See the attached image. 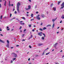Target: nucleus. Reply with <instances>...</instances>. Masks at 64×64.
<instances>
[{"mask_svg":"<svg viewBox=\"0 0 64 64\" xmlns=\"http://www.w3.org/2000/svg\"><path fill=\"white\" fill-rule=\"evenodd\" d=\"M21 5L20 3L18 2L17 4V10L18 12H19V6Z\"/></svg>","mask_w":64,"mask_h":64,"instance_id":"f257e3e1","label":"nucleus"},{"mask_svg":"<svg viewBox=\"0 0 64 64\" xmlns=\"http://www.w3.org/2000/svg\"><path fill=\"white\" fill-rule=\"evenodd\" d=\"M28 8H25V9L26 10H30L31 9V6L30 5H28Z\"/></svg>","mask_w":64,"mask_h":64,"instance_id":"f03ea898","label":"nucleus"},{"mask_svg":"<svg viewBox=\"0 0 64 64\" xmlns=\"http://www.w3.org/2000/svg\"><path fill=\"white\" fill-rule=\"evenodd\" d=\"M61 7L60 8L61 9H62V8H63L64 7V2H63L62 4L61 5Z\"/></svg>","mask_w":64,"mask_h":64,"instance_id":"7ed1b4c3","label":"nucleus"},{"mask_svg":"<svg viewBox=\"0 0 64 64\" xmlns=\"http://www.w3.org/2000/svg\"><path fill=\"white\" fill-rule=\"evenodd\" d=\"M13 54L14 57H16L17 56V54H15L14 53H12L11 54L12 55Z\"/></svg>","mask_w":64,"mask_h":64,"instance_id":"20e7f679","label":"nucleus"},{"mask_svg":"<svg viewBox=\"0 0 64 64\" xmlns=\"http://www.w3.org/2000/svg\"><path fill=\"white\" fill-rule=\"evenodd\" d=\"M56 19H57V18L53 19L52 20V22H53V23H54V21H55V20H56Z\"/></svg>","mask_w":64,"mask_h":64,"instance_id":"39448f33","label":"nucleus"},{"mask_svg":"<svg viewBox=\"0 0 64 64\" xmlns=\"http://www.w3.org/2000/svg\"><path fill=\"white\" fill-rule=\"evenodd\" d=\"M40 33L41 34H43V35H44V37H45V34H43V33H42V32H40Z\"/></svg>","mask_w":64,"mask_h":64,"instance_id":"423d86ee","label":"nucleus"},{"mask_svg":"<svg viewBox=\"0 0 64 64\" xmlns=\"http://www.w3.org/2000/svg\"><path fill=\"white\" fill-rule=\"evenodd\" d=\"M43 44H38V45L39 46H42V45H43Z\"/></svg>","mask_w":64,"mask_h":64,"instance_id":"0eeeda50","label":"nucleus"},{"mask_svg":"<svg viewBox=\"0 0 64 64\" xmlns=\"http://www.w3.org/2000/svg\"><path fill=\"white\" fill-rule=\"evenodd\" d=\"M38 36H39V35H40V36H42V34H40V33H38Z\"/></svg>","mask_w":64,"mask_h":64,"instance_id":"6e6552de","label":"nucleus"},{"mask_svg":"<svg viewBox=\"0 0 64 64\" xmlns=\"http://www.w3.org/2000/svg\"><path fill=\"white\" fill-rule=\"evenodd\" d=\"M41 16L42 18H44V17H45V16L43 14H42Z\"/></svg>","mask_w":64,"mask_h":64,"instance_id":"1a4fd4ad","label":"nucleus"},{"mask_svg":"<svg viewBox=\"0 0 64 64\" xmlns=\"http://www.w3.org/2000/svg\"><path fill=\"white\" fill-rule=\"evenodd\" d=\"M53 10L54 11H56V7H54L53 8Z\"/></svg>","mask_w":64,"mask_h":64,"instance_id":"9d476101","label":"nucleus"},{"mask_svg":"<svg viewBox=\"0 0 64 64\" xmlns=\"http://www.w3.org/2000/svg\"><path fill=\"white\" fill-rule=\"evenodd\" d=\"M6 28L7 29V30H8V31H9V30H10V28H9V26H7Z\"/></svg>","mask_w":64,"mask_h":64,"instance_id":"9b49d317","label":"nucleus"},{"mask_svg":"<svg viewBox=\"0 0 64 64\" xmlns=\"http://www.w3.org/2000/svg\"><path fill=\"white\" fill-rule=\"evenodd\" d=\"M61 1L60 0V1H58V5H59V4L61 3Z\"/></svg>","mask_w":64,"mask_h":64,"instance_id":"f8f14e48","label":"nucleus"},{"mask_svg":"<svg viewBox=\"0 0 64 64\" xmlns=\"http://www.w3.org/2000/svg\"><path fill=\"white\" fill-rule=\"evenodd\" d=\"M0 42H2V43H4V42L3 41L1 40L0 39Z\"/></svg>","mask_w":64,"mask_h":64,"instance_id":"ddd939ff","label":"nucleus"},{"mask_svg":"<svg viewBox=\"0 0 64 64\" xmlns=\"http://www.w3.org/2000/svg\"><path fill=\"white\" fill-rule=\"evenodd\" d=\"M6 4H7V2H6V1H5L4 4V5L5 6H6Z\"/></svg>","mask_w":64,"mask_h":64,"instance_id":"4468645a","label":"nucleus"},{"mask_svg":"<svg viewBox=\"0 0 64 64\" xmlns=\"http://www.w3.org/2000/svg\"><path fill=\"white\" fill-rule=\"evenodd\" d=\"M6 46L7 47H8V48H9V44H8L7 45H6Z\"/></svg>","mask_w":64,"mask_h":64,"instance_id":"2eb2a0df","label":"nucleus"},{"mask_svg":"<svg viewBox=\"0 0 64 64\" xmlns=\"http://www.w3.org/2000/svg\"><path fill=\"white\" fill-rule=\"evenodd\" d=\"M62 18V19H64V15H63L61 17Z\"/></svg>","mask_w":64,"mask_h":64,"instance_id":"dca6fc26","label":"nucleus"},{"mask_svg":"<svg viewBox=\"0 0 64 64\" xmlns=\"http://www.w3.org/2000/svg\"><path fill=\"white\" fill-rule=\"evenodd\" d=\"M37 18L38 20H40V18L39 17H37Z\"/></svg>","mask_w":64,"mask_h":64,"instance_id":"f3484780","label":"nucleus"},{"mask_svg":"<svg viewBox=\"0 0 64 64\" xmlns=\"http://www.w3.org/2000/svg\"><path fill=\"white\" fill-rule=\"evenodd\" d=\"M42 40H44V36L42 37Z\"/></svg>","mask_w":64,"mask_h":64,"instance_id":"a211bd4d","label":"nucleus"},{"mask_svg":"<svg viewBox=\"0 0 64 64\" xmlns=\"http://www.w3.org/2000/svg\"><path fill=\"white\" fill-rule=\"evenodd\" d=\"M49 26H50H50H51V25H50V24H48L46 26V27H49Z\"/></svg>","mask_w":64,"mask_h":64,"instance_id":"6ab92c4d","label":"nucleus"},{"mask_svg":"<svg viewBox=\"0 0 64 64\" xmlns=\"http://www.w3.org/2000/svg\"><path fill=\"white\" fill-rule=\"evenodd\" d=\"M54 26H55V24H53L52 25V28H54Z\"/></svg>","mask_w":64,"mask_h":64,"instance_id":"aec40b11","label":"nucleus"},{"mask_svg":"<svg viewBox=\"0 0 64 64\" xmlns=\"http://www.w3.org/2000/svg\"><path fill=\"white\" fill-rule=\"evenodd\" d=\"M22 19H24V20H26V19H25V18L24 17H22Z\"/></svg>","mask_w":64,"mask_h":64,"instance_id":"412c9836","label":"nucleus"},{"mask_svg":"<svg viewBox=\"0 0 64 64\" xmlns=\"http://www.w3.org/2000/svg\"><path fill=\"white\" fill-rule=\"evenodd\" d=\"M2 17H3V16H2V15L1 16H0V19H2Z\"/></svg>","mask_w":64,"mask_h":64,"instance_id":"4be33fe9","label":"nucleus"},{"mask_svg":"<svg viewBox=\"0 0 64 64\" xmlns=\"http://www.w3.org/2000/svg\"><path fill=\"white\" fill-rule=\"evenodd\" d=\"M46 27H44L43 28V29L44 30H45V29H46Z\"/></svg>","mask_w":64,"mask_h":64,"instance_id":"5701e85b","label":"nucleus"},{"mask_svg":"<svg viewBox=\"0 0 64 64\" xmlns=\"http://www.w3.org/2000/svg\"><path fill=\"white\" fill-rule=\"evenodd\" d=\"M31 17H33V14H31Z\"/></svg>","mask_w":64,"mask_h":64,"instance_id":"b1692460","label":"nucleus"},{"mask_svg":"<svg viewBox=\"0 0 64 64\" xmlns=\"http://www.w3.org/2000/svg\"><path fill=\"white\" fill-rule=\"evenodd\" d=\"M40 31H43V30L42 28H40Z\"/></svg>","mask_w":64,"mask_h":64,"instance_id":"393cba45","label":"nucleus"},{"mask_svg":"<svg viewBox=\"0 0 64 64\" xmlns=\"http://www.w3.org/2000/svg\"><path fill=\"white\" fill-rule=\"evenodd\" d=\"M20 24H21L22 25H24V23H20Z\"/></svg>","mask_w":64,"mask_h":64,"instance_id":"a878e982","label":"nucleus"},{"mask_svg":"<svg viewBox=\"0 0 64 64\" xmlns=\"http://www.w3.org/2000/svg\"><path fill=\"white\" fill-rule=\"evenodd\" d=\"M58 44V42H56L54 44H55L56 46L57 45V44Z\"/></svg>","mask_w":64,"mask_h":64,"instance_id":"bb28decb","label":"nucleus"},{"mask_svg":"<svg viewBox=\"0 0 64 64\" xmlns=\"http://www.w3.org/2000/svg\"><path fill=\"white\" fill-rule=\"evenodd\" d=\"M34 20V19L32 18L30 20V21H33V20Z\"/></svg>","mask_w":64,"mask_h":64,"instance_id":"cd10ccee","label":"nucleus"},{"mask_svg":"<svg viewBox=\"0 0 64 64\" xmlns=\"http://www.w3.org/2000/svg\"><path fill=\"white\" fill-rule=\"evenodd\" d=\"M54 47L56 48V46L54 44Z\"/></svg>","mask_w":64,"mask_h":64,"instance_id":"c85d7f7f","label":"nucleus"},{"mask_svg":"<svg viewBox=\"0 0 64 64\" xmlns=\"http://www.w3.org/2000/svg\"><path fill=\"white\" fill-rule=\"evenodd\" d=\"M31 27V24L30 25H29V27Z\"/></svg>","mask_w":64,"mask_h":64,"instance_id":"c756f323","label":"nucleus"},{"mask_svg":"<svg viewBox=\"0 0 64 64\" xmlns=\"http://www.w3.org/2000/svg\"><path fill=\"white\" fill-rule=\"evenodd\" d=\"M50 53V52H48V53H46V55H48V54H49Z\"/></svg>","mask_w":64,"mask_h":64,"instance_id":"7c9ffc66","label":"nucleus"},{"mask_svg":"<svg viewBox=\"0 0 64 64\" xmlns=\"http://www.w3.org/2000/svg\"><path fill=\"white\" fill-rule=\"evenodd\" d=\"M16 60V58H13V61H14V60Z\"/></svg>","mask_w":64,"mask_h":64,"instance_id":"2f4dec72","label":"nucleus"},{"mask_svg":"<svg viewBox=\"0 0 64 64\" xmlns=\"http://www.w3.org/2000/svg\"><path fill=\"white\" fill-rule=\"evenodd\" d=\"M42 25H43V23L42 22L41 23V24H40V25L41 26H42Z\"/></svg>","mask_w":64,"mask_h":64,"instance_id":"473e14b6","label":"nucleus"},{"mask_svg":"<svg viewBox=\"0 0 64 64\" xmlns=\"http://www.w3.org/2000/svg\"><path fill=\"white\" fill-rule=\"evenodd\" d=\"M7 41L8 43H9V41L7 40Z\"/></svg>","mask_w":64,"mask_h":64,"instance_id":"72a5a7b5","label":"nucleus"},{"mask_svg":"<svg viewBox=\"0 0 64 64\" xmlns=\"http://www.w3.org/2000/svg\"><path fill=\"white\" fill-rule=\"evenodd\" d=\"M29 48H31V46H29Z\"/></svg>","mask_w":64,"mask_h":64,"instance_id":"f704fd0d","label":"nucleus"},{"mask_svg":"<svg viewBox=\"0 0 64 64\" xmlns=\"http://www.w3.org/2000/svg\"><path fill=\"white\" fill-rule=\"evenodd\" d=\"M26 31V29H25L24 30V32H25V31Z\"/></svg>","mask_w":64,"mask_h":64,"instance_id":"c9c22d12","label":"nucleus"},{"mask_svg":"<svg viewBox=\"0 0 64 64\" xmlns=\"http://www.w3.org/2000/svg\"><path fill=\"white\" fill-rule=\"evenodd\" d=\"M48 49H49V48H48L46 49L45 50H48Z\"/></svg>","mask_w":64,"mask_h":64,"instance_id":"e433bc0d","label":"nucleus"},{"mask_svg":"<svg viewBox=\"0 0 64 64\" xmlns=\"http://www.w3.org/2000/svg\"><path fill=\"white\" fill-rule=\"evenodd\" d=\"M1 7H2V6H1V4H0V8H1Z\"/></svg>","mask_w":64,"mask_h":64,"instance_id":"4c0bfd02","label":"nucleus"},{"mask_svg":"<svg viewBox=\"0 0 64 64\" xmlns=\"http://www.w3.org/2000/svg\"><path fill=\"white\" fill-rule=\"evenodd\" d=\"M12 16V14H10V17H11V16Z\"/></svg>","mask_w":64,"mask_h":64,"instance_id":"58836bf2","label":"nucleus"},{"mask_svg":"<svg viewBox=\"0 0 64 64\" xmlns=\"http://www.w3.org/2000/svg\"><path fill=\"white\" fill-rule=\"evenodd\" d=\"M14 48V47H11V49H13V48Z\"/></svg>","mask_w":64,"mask_h":64,"instance_id":"ea45409f","label":"nucleus"},{"mask_svg":"<svg viewBox=\"0 0 64 64\" xmlns=\"http://www.w3.org/2000/svg\"><path fill=\"white\" fill-rule=\"evenodd\" d=\"M40 16V15L39 14L37 16V17H39V16Z\"/></svg>","mask_w":64,"mask_h":64,"instance_id":"a19ab883","label":"nucleus"},{"mask_svg":"<svg viewBox=\"0 0 64 64\" xmlns=\"http://www.w3.org/2000/svg\"><path fill=\"white\" fill-rule=\"evenodd\" d=\"M14 13L15 14H16L17 13V12H16V11H15Z\"/></svg>","mask_w":64,"mask_h":64,"instance_id":"79ce46f5","label":"nucleus"},{"mask_svg":"<svg viewBox=\"0 0 64 64\" xmlns=\"http://www.w3.org/2000/svg\"><path fill=\"white\" fill-rule=\"evenodd\" d=\"M16 46V47H19V45H17Z\"/></svg>","mask_w":64,"mask_h":64,"instance_id":"37998d69","label":"nucleus"},{"mask_svg":"<svg viewBox=\"0 0 64 64\" xmlns=\"http://www.w3.org/2000/svg\"><path fill=\"white\" fill-rule=\"evenodd\" d=\"M28 0L29 1V2H31V0Z\"/></svg>","mask_w":64,"mask_h":64,"instance_id":"c03bdc74","label":"nucleus"},{"mask_svg":"<svg viewBox=\"0 0 64 64\" xmlns=\"http://www.w3.org/2000/svg\"><path fill=\"white\" fill-rule=\"evenodd\" d=\"M53 4H51V6H53Z\"/></svg>","mask_w":64,"mask_h":64,"instance_id":"a18cd8bd","label":"nucleus"},{"mask_svg":"<svg viewBox=\"0 0 64 64\" xmlns=\"http://www.w3.org/2000/svg\"><path fill=\"white\" fill-rule=\"evenodd\" d=\"M21 28H22V26H20V29H21Z\"/></svg>","mask_w":64,"mask_h":64,"instance_id":"49530a36","label":"nucleus"},{"mask_svg":"<svg viewBox=\"0 0 64 64\" xmlns=\"http://www.w3.org/2000/svg\"><path fill=\"white\" fill-rule=\"evenodd\" d=\"M24 35H25V34H23L22 35V37H24Z\"/></svg>","mask_w":64,"mask_h":64,"instance_id":"de8ad7c7","label":"nucleus"},{"mask_svg":"<svg viewBox=\"0 0 64 64\" xmlns=\"http://www.w3.org/2000/svg\"><path fill=\"white\" fill-rule=\"evenodd\" d=\"M44 52H43L42 54V55H44Z\"/></svg>","mask_w":64,"mask_h":64,"instance_id":"09e8293b","label":"nucleus"},{"mask_svg":"<svg viewBox=\"0 0 64 64\" xmlns=\"http://www.w3.org/2000/svg\"><path fill=\"white\" fill-rule=\"evenodd\" d=\"M64 57V55H63V56H62V58H63Z\"/></svg>","mask_w":64,"mask_h":64,"instance_id":"8fccbe9b","label":"nucleus"},{"mask_svg":"<svg viewBox=\"0 0 64 64\" xmlns=\"http://www.w3.org/2000/svg\"><path fill=\"white\" fill-rule=\"evenodd\" d=\"M38 12H36V14H38Z\"/></svg>","mask_w":64,"mask_h":64,"instance_id":"3c124183","label":"nucleus"},{"mask_svg":"<svg viewBox=\"0 0 64 64\" xmlns=\"http://www.w3.org/2000/svg\"><path fill=\"white\" fill-rule=\"evenodd\" d=\"M0 35H1L2 36H3V35L2 34H0Z\"/></svg>","mask_w":64,"mask_h":64,"instance_id":"603ef678","label":"nucleus"},{"mask_svg":"<svg viewBox=\"0 0 64 64\" xmlns=\"http://www.w3.org/2000/svg\"><path fill=\"white\" fill-rule=\"evenodd\" d=\"M0 31H2V30H1V28H0Z\"/></svg>","mask_w":64,"mask_h":64,"instance_id":"864d4df0","label":"nucleus"},{"mask_svg":"<svg viewBox=\"0 0 64 64\" xmlns=\"http://www.w3.org/2000/svg\"><path fill=\"white\" fill-rule=\"evenodd\" d=\"M46 13H47V14H48V12H46Z\"/></svg>","mask_w":64,"mask_h":64,"instance_id":"5fc2aeb1","label":"nucleus"},{"mask_svg":"<svg viewBox=\"0 0 64 64\" xmlns=\"http://www.w3.org/2000/svg\"><path fill=\"white\" fill-rule=\"evenodd\" d=\"M31 37L29 38H28V39L29 40V39H31Z\"/></svg>","mask_w":64,"mask_h":64,"instance_id":"6e6d98bb","label":"nucleus"},{"mask_svg":"<svg viewBox=\"0 0 64 64\" xmlns=\"http://www.w3.org/2000/svg\"><path fill=\"white\" fill-rule=\"evenodd\" d=\"M4 19H5L6 18V16H4Z\"/></svg>","mask_w":64,"mask_h":64,"instance_id":"4d7b16f0","label":"nucleus"},{"mask_svg":"<svg viewBox=\"0 0 64 64\" xmlns=\"http://www.w3.org/2000/svg\"><path fill=\"white\" fill-rule=\"evenodd\" d=\"M62 20L60 22V23H62Z\"/></svg>","mask_w":64,"mask_h":64,"instance_id":"13d9d810","label":"nucleus"},{"mask_svg":"<svg viewBox=\"0 0 64 64\" xmlns=\"http://www.w3.org/2000/svg\"><path fill=\"white\" fill-rule=\"evenodd\" d=\"M25 40H22V41H25Z\"/></svg>","mask_w":64,"mask_h":64,"instance_id":"bf43d9fd","label":"nucleus"},{"mask_svg":"<svg viewBox=\"0 0 64 64\" xmlns=\"http://www.w3.org/2000/svg\"><path fill=\"white\" fill-rule=\"evenodd\" d=\"M12 62H13V61H12V60H11V62L12 63Z\"/></svg>","mask_w":64,"mask_h":64,"instance_id":"052dcab7","label":"nucleus"},{"mask_svg":"<svg viewBox=\"0 0 64 64\" xmlns=\"http://www.w3.org/2000/svg\"><path fill=\"white\" fill-rule=\"evenodd\" d=\"M31 38L32 37V35H31V37H30Z\"/></svg>","mask_w":64,"mask_h":64,"instance_id":"680f3d73","label":"nucleus"},{"mask_svg":"<svg viewBox=\"0 0 64 64\" xmlns=\"http://www.w3.org/2000/svg\"><path fill=\"white\" fill-rule=\"evenodd\" d=\"M32 31L33 32L34 31V30H32Z\"/></svg>","mask_w":64,"mask_h":64,"instance_id":"e2e57ef3","label":"nucleus"},{"mask_svg":"<svg viewBox=\"0 0 64 64\" xmlns=\"http://www.w3.org/2000/svg\"><path fill=\"white\" fill-rule=\"evenodd\" d=\"M26 16H29V15L28 14H26Z\"/></svg>","mask_w":64,"mask_h":64,"instance_id":"0e129e2a","label":"nucleus"},{"mask_svg":"<svg viewBox=\"0 0 64 64\" xmlns=\"http://www.w3.org/2000/svg\"><path fill=\"white\" fill-rule=\"evenodd\" d=\"M28 61H30V58H29L28 59Z\"/></svg>","mask_w":64,"mask_h":64,"instance_id":"69168bd1","label":"nucleus"},{"mask_svg":"<svg viewBox=\"0 0 64 64\" xmlns=\"http://www.w3.org/2000/svg\"><path fill=\"white\" fill-rule=\"evenodd\" d=\"M60 52H62V50H61L60 51Z\"/></svg>","mask_w":64,"mask_h":64,"instance_id":"338daca9","label":"nucleus"},{"mask_svg":"<svg viewBox=\"0 0 64 64\" xmlns=\"http://www.w3.org/2000/svg\"><path fill=\"white\" fill-rule=\"evenodd\" d=\"M38 56V55H36V57H37V56Z\"/></svg>","mask_w":64,"mask_h":64,"instance_id":"774afa93","label":"nucleus"}]
</instances>
